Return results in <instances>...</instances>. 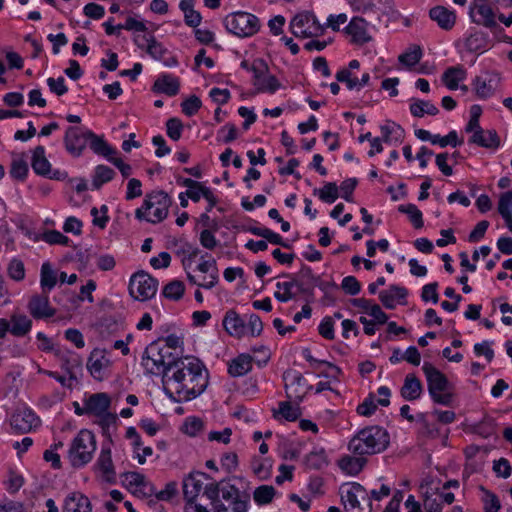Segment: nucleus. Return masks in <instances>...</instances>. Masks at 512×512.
Segmentation results:
<instances>
[{
    "mask_svg": "<svg viewBox=\"0 0 512 512\" xmlns=\"http://www.w3.org/2000/svg\"><path fill=\"white\" fill-rule=\"evenodd\" d=\"M209 374L196 357L178 358L163 375L165 393L175 402H186L201 395L208 386Z\"/></svg>",
    "mask_w": 512,
    "mask_h": 512,
    "instance_id": "nucleus-1",
    "label": "nucleus"
},
{
    "mask_svg": "<svg viewBox=\"0 0 512 512\" xmlns=\"http://www.w3.org/2000/svg\"><path fill=\"white\" fill-rule=\"evenodd\" d=\"M389 434L380 426H369L360 430L349 442V450L358 456L383 452L389 445Z\"/></svg>",
    "mask_w": 512,
    "mask_h": 512,
    "instance_id": "nucleus-2",
    "label": "nucleus"
},
{
    "mask_svg": "<svg viewBox=\"0 0 512 512\" xmlns=\"http://www.w3.org/2000/svg\"><path fill=\"white\" fill-rule=\"evenodd\" d=\"M218 497L214 508L216 512H246L250 494L240 491L237 483L220 482Z\"/></svg>",
    "mask_w": 512,
    "mask_h": 512,
    "instance_id": "nucleus-3",
    "label": "nucleus"
},
{
    "mask_svg": "<svg viewBox=\"0 0 512 512\" xmlns=\"http://www.w3.org/2000/svg\"><path fill=\"white\" fill-rule=\"evenodd\" d=\"M170 205L171 199L166 192L153 191L146 195L142 207L135 211V216L139 220L159 223L167 217Z\"/></svg>",
    "mask_w": 512,
    "mask_h": 512,
    "instance_id": "nucleus-4",
    "label": "nucleus"
},
{
    "mask_svg": "<svg viewBox=\"0 0 512 512\" xmlns=\"http://www.w3.org/2000/svg\"><path fill=\"white\" fill-rule=\"evenodd\" d=\"M422 371L432 400L437 404L449 406L452 403L453 394L450 392L451 385L447 377L430 362H424Z\"/></svg>",
    "mask_w": 512,
    "mask_h": 512,
    "instance_id": "nucleus-5",
    "label": "nucleus"
},
{
    "mask_svg": "<svg viewBox=\"0 0 512 512\" xmlns=\"http://www.w3.org/2000/svg\"><path fill=\"white\" fill-rule=\"evenodd\" d=\"M95 450V435L90 430L82 429L71 442L68 459L74 468H81L92 460Z\"/></svg>",
    "mask_w": 512,
    "mask_h": 512,
    "instance_id": "nucleus-6",
    "label": "nucleus"
},
{
    "mask_svg": "<svg viewBox=\"0 0 512 512\" xmlns=\"http://www.w3.org/2000/svg\"><path fill=\"white\" fill-rule=\"evenodd\" d=\"M177 359L178 357L169 351V347H161L158 341H154L146 347L142 357V365L148 373L158 374L163 372L164 375Z\"/></svg>",
    "mask_w": 512,
    "mask_h": 512,
    "instance_id": "nucleus-7",
    "label": "nucleus"
},
{
    "mask_svg": "<svg viewBox=\"0 0 512 512\" xmlns=\"http://www.w3.org/2000/svg\"><path fill=\"white\" fill-rule=\"evenodd\" d=\"M256 318L254 314H240L234 309L226 311L222 326L230 336L241 339L247 335H254Z\"/></svg>",
    "mask_w": 512,
    "mask_h": 512,
    "instance_id": "nucleus-8",
    "label": "nucleus"
},
{
    "mask_svg": "<svg viewBox=\"0 0 512 512\" xmlns=\"http://www.w3.org/2000/svg\"><path fill=\"white\" fill-rule=\"evenodd\" d=\"M290 32L298 38H314L324 34L325 26L308 11L297 13L289 23Z\"/></svg>",
    "mask_w": 512,
    "mask_h": 512,
    "instance_id": "nucleus-9",
    "label": "nucleus"
},
{
    "mask_svg": "<svg viewBox=\"0 0 512 512\" xmlns=\"http://www.w3.org/2000/svg\"><path fill=\"white\" fill-rule=\"evenodd\" d=\"M341 500L349 512H372L374 509L366 488L359 483H352L342 490Z\"/></svg>",
    "mask_w": 512,
    "mask_h": 512,
    "instance_id": "nucleus-10",
    "label": "nucleus"
},
{
    "mask_svg": "<svg viewBox=\"0 0 512 512\" xmlns=\"http://www.w3.org/2000/svg\"><path fill=\"white\" fill-rule=\"evenodd\" d=\"M158 280L150 274L139 271L133 274L129 282V293L138 301H147L156 295Z\"/></svg>",
    "mask_w": 512,
    "mask_h": 512,
    "instance_id": "nucleus-11",
    "label": "nucleus"
},
{
    "mask_svg": "<svg viewBox=\"0 0 512 512\" xmlns=\"http://www.w3.org/2000/svg\"><path fill=\"white\" fill-rule=\"evenodd\" d=\"M224 24L230 33L238 37L252 36L256 32V17L250 13L237 12L228 15Z\"/></svg>",
    "mask_w": 512,
    "mask_h": 512,
    "instance_id": "nucleus-12",
    "label": "nucleus"
},
{
    "mask_svg": "<svg viewBox=\"0 0 512 512\" xmlns=\"http://www.w3.org/2000/svg\"><path fill=\"white\" fill-rule=\"evenodd\" d=\"M283 380L285 381V390L288 399L299 403L303 400L305 395L313 386L308 385L303 375L293 369H288L283 373Z\"/></svg>",
    "mask_w": 512,
    "mask_h": 512,
    "instance_id": "nucleus-13",
    "label": "nucleus"
},
{
    "mask_svg": "<svg viewBox=\"0 0 512 512\" xmlns=\"http://www.w3.org/2000/svg\"><path fill=\"white\" fill-rule=\"evenodd\" d=\"M469 16L473 23L485 28L493 29L497 26L498 15L486 0H474L469 7Z\"/></svg>",
    "mask_w": 512,
    "mask_h": 512,
    "instance_id": "nucleus-14",
    "label": "nucleus"
},
{
    "mask_svg": "<svg viewBox=\"0 0 512 512\" xmlns=\"http://www.w3.org/2000/svg\"><path fill=\"white\" fill-rule=\"evenodd\" d=\"M501 82V77L496 72H483L476 76L472 82V89L479 99L485 100L493 96Z\"/></svg>",
    "mask_w": 512,
    "mask_h": 512,
    "instance_id": "nucleus-15",
    "label": "nucleus"
},
{
    "mask_svg": "<svg viewBox=\"0 0 512 512\" xmlns=\"http://www.w3.org/2000/svg\"><path fill=\"white\" fill-rule=\"evenodd\" d=\"M27 309L36 320L51 318L56 314V309L50 305L48 293L44 292L31 296Z\"/></svg>",
    "mask_w": 512,
    "mask_h": 512,
    "instance_id": "nucleus-16",
    "label": "nucleus"
},
{
    "mask_svg": "<svg viewBox=\"0 0 512 512\" xmlns=\"http://www.w3.org/2000/svg\"><path fill=\"white\" fill-rule=\"evenodd\" d=\"M344 32L355 45H364L372 40L368 32V22L361 17H353L344 28Z\"/></svg>",
    "mask_w": 512,
    "mask_h": 512,
    "instance_id": "nucleus-17",
    "label": "nucleus"
},
{
    "mask_svg": "<svg viewBox=\"0 0 512 512\" xmlns=\"http://www.w3.org/2000/svg\"><path fill=\"white\" fill-rule=\"evenodd\" d=\"M86 131H82L80 127L70 126L67 128L64 136V144L66 150L73 156L78 157L82 154L86 147Z\"/></svg>",
    "mask_w": 512,
    "mask_h": 512,
    "instance_id": "nucleus-18",
    "label": "nucleus"
},
{
    "mask_svg": "<svg viewBox=\"0 0 512 512\" xmlns=\"http://www.w3.org/2000/svg\"><path fill=\"white\" fill-rule=\"evenodd\" d=\"M429 18L444 31H451L457 22V14L454 9L442 5H436L429 10Z\"/></svg>",
    "mask_w": 512,
    "mask_h": 512,
    "instance_id": "nucleus-19",
    "label": "nucleus"
},
{
    "mask_svg": "<svg viewBox=\"0 0 512 512\" xmlns=\"http://www.w3.org/2000/svg\"><path fill=\"white\" fill-rule=\"evenodd\" d=\"M40 424V419L28 408L18 409L11 418L12 428L19 433H28Z\"/></svg>",
    "mask_w": 512,
    "mask_h": 512,
    "instance_id": "nucleus-20",
    "label": "nucleus"
},
{
    "mask_svg": "<svg viewBox=\"0 0 512 512\" xmlns=\"http://www.w3.org/2000/svg\"><path fill=\"white\" fill-rule=\"evenodd\" d=\"M122 481L136 493L143 496H152L155 492L154 485L146 477L138 472H126L121 475Z\"/></svg>",
    "mask_w": 512,
    "mask_h": 512,
    "instance_id": "nucleus-21",
    "label": "nucleus"
},
{
    "mask_svg": "<svg viewBox=\"0 0 512 512\" xmlns=\"http://www.w3.org/2000/svg\"><path fill=\"white\" fill-rule=\"evenodd\" d=\"M110 361L105 352L100 349H94L88 358L87 369L91 376L96 380H103L104 370L109 366Z\"/></svg>",
    "mask_w": 512,
    "mask_h": 512,
    "instance_id": "nucleus-22",
    "label": "nucleus"
},
{
    "mask_svg": "<svg viewBox=\"0 0 512 512\" xmlns=\"http://www.w3.org/2000/svg\"><path fill=\"white\" fill-rule=\"evenodd\" d=\"M95 468L101 473V477L104 481L109 483L115 482L116 472L112 461L110 447H102L100 455L96 461Z\"/></svg>",
    "mask_w": 512,
    "mask_h": 512,
    "instance_id": "nucleus-23",
    "label": "nucleus"
},
{
    "mask_svg": "<svg viewBox=\"0 0 512 512\" xmlns=\"http://www.w3.org/2000/svg\"><path fill=\"white\" fill-rule=\"evenodd\" d=\"M206 474L202 472L191 473L183 481V493L186 502H189L199 494H202L205 486Z\"/></svg>",
    "mask_w": 512,
    "mask_h": 512,
    "instance_id": "nucleus-24",
    "label": "nucleus"
},
{
    "mask_svg": "<svg viewBox=\"0 0 512 512\" xmlns=\"http://www.w3.org/2000/svg\"><path fill=\"white\" fill-rule=\"evenodd\" d=\"M180 81L171 74H162L154 82L152 90L155 93H163L167 96H175L178 94Z\"/></svg>",
    "mask_w": 512,
    "mask_h": 512,
    "instance_id": "nucleus-25",
    "label": "nucleus"
},
{
    "mask_svg": "<svg viewBox=\"0 0 512 512\" xmlns=\"http://www.w3.org/2000/svg\"><path fill=\"white\" fill-rule=\"evenodd\" d=\"M423 392V385L415 374H407L403 386L400 389V394L406 401H415L419 399Z\"/></svg>",
    "mask_w": 512,
    "mask_h": 512,
    "instance_id": "nucleus-26",
    "label": "nucleus"
},
{
    "mask_svg": "<svg viewBox=\"0 0 512 512\" xmlns=\"http://www.w3.org/2000/svg\"><path fill=\"white\" fill-rule=\"evenodd\" d=\"M408 291L405 287L391 285L389 289L379 293V299L383 306L387 309H394L397 303L407 297Z\"/></svg>",
    "mask_w": 512,
    "mask_h": 512,
    "instance_id": "nucleus-27",
    "label": "nucleus"
},
{
    "mask_svg": "<svg viewBox=\"0 0 512 512\" xmlns=\"http://www.w3.org/2000/svg\"><path fill=\"white\" fill-rule=\"evenodd\" d=\"M254 358L247 353H242L232 359L228 364V373L232 377H241L252 370Z\"/></svg>",
    "mask_w": 512,
    "mask_h": 512,
    "instance_id": "nucleus-28",
    "label": "nucleus"
},
{
    "mask_svg": "<svg viewBox=\"0 0 512 512\" xmlns=\"http://www.w3.org/2000/svg\"><path fill=\"white\" fill-rule=\"evenodd\" d=\"M110 405L111 399L106 393H94L86 399V410L96 417L109 411Z\"/></svg>",
    "mask_w": 512,
    "mask_h": 512,
    "instance_id": "nucleus-29",
    "label": "nucleus"
},
{
    "mask_svg": "<svg viewBox=\"0 0 512 512\" xmlns=\"http://www.w3.org/2000/svg\"><path fill=\"white\" fill-rule=\"evenodd\" d=\"M469 142L488 149H497L500 146V138L497 132L493 129L476 130L471 136Z\"/></svg>",
    "mask_w": 512,
    "mask_h": 512,
    "instance_id": "nucleus-30",
    "label": "nucleus"
},
{
    "mask_svg": "<svg viewBox=\"0 0 512 512\" xmlns=\"http://www.w3.org/2000/svg\"><path fill=\"white\" fill-rule=\"evenodd\" d=\"M294 288H297L301 292H307L303 282L292 279L291 281L278 282L274 296L280 302H287L295 297L296 293L294 292Z\"/></svg>",
    "mask_w": 512,
    "mask_h": 512,
    "instance_id": "nucleus-31",
    "label": "nucleus"
},
{
    "mask_svg": "<svg viewBox=\"0 0 512 512\" xmlns=\"http://www.w3.org/2000/svg\"><path fill=\"white\" fill-rule=\"evenodd\" d=\"M267 70V65L264 61L258 60V93L267 92L273 94L280 87V82L275 76L264 75Z\"/></svg>",
    "mask_w": 512,
    "mask_h": 512,
    "instance_id": "nucleus-32",
    "label": "nucleus"
},
{
    "mask_svg": "<svg viewBox=\"0 0 512 512\" xmlns=\"http://www.w3.org/2000/svg\"><path fill=\"white\" fill-rule=\"evenodd\" d=\"M63 512H92V508L86 496L74 493L65 499Z\"/></svg>",
    "mask_w": 512,
    "mask_h": 512,
    "instance_id": "nucleus-33",
    "label": "nucleus"
},
{
    "mask_svg": "<svg viewBox=\"0 0 512 512\" xmlns=\"http://www.w3.org/2000/svg\"><path fill=\"white\" fill-rule=\"evenodd\" d=\"M380 130L385 143H401L405 135L404 129L393 121H387L386 124L381 125Z\"/></svg>",
    "mask_w": 512,
    "mask_h": 512,
    "instance_id": "nucleus-34",
    "label": "nucleus"
},
{
    "mask_svg": "<svg viewBox=\"0 0 512 512\" xmlns=\"http://www.w3.org/2000/svg\"><path fill=\"white\" fill-rule=\"evenodd\" d=\"M466 70L460 66H453L446 69L442 75V81L445 86L450 90H456L459 87V83L466 78Z\"/></svg>",
    "mask_w": 512,
    "mask_h": 512,
    "instance_id": "nucleus-35",
    "label": "nucleus"
},
{
    "mask_svg": "<svg viewBox=\"0 0 512 512\" xmlns=\"http://www.w3.org/2000/svg\"><path fill=\"white\" fill-rule=\"evenodd\" d=\"M218 490L219 489L216 483L206 484L203 493L199 494L189 502H186V504L193 505V503H200L201 506L214 509L218 497Z\"/></svg>",
    "mask_w": 512,
    "mask_h": 512,
    "instance_id": "nucleus-36",
    "label": "nucleus"
},
{
    "mask_svg": "<svg viewBox=\"0 0 512 512\" xmlns=\"http://www.w3.org/2000/svg\"><path fill=\"white\" fill-rule=\"evenodd\" d=\"M10 324V333L16 337H24L32 328V320L24 314L12 315Z\"/></svg>",
    "mask_w": 512,
    "mask_h": 512,
    "instance_id": "nucleus-37",
    "label": "nucleus"
},
{
    "mask_svg": "<svg viewBox=\"0 0 512 512\" xmlns=\"http://www.w3.org/2000/svg\"><path fill=\"white\" fill-rule=\"evenodd\" d=\"M31 166L34 172L38 175L45 177L49 174L51 164L45 156V148L43 146H37L34 149Z\"/></svg>",
    "mask_w": 512,
    "mask_h": 512,
    "instance_id": "nucleus-38",
    "label": "nucleus"
},
{
    "mask_svg": "<svg viewBox=\"0 0 512 512\" xmlns=\"http://www.w3.org/2000/svg\"><path fill=\"white\" fill-rule=\"evenodd\" d=\"M86 137H88L90 148L94 153L106 158L116 154V151L102 137L97 136L92 131L86 130Z\"/></svg>",
    "mask_w": 512,
    "mask_h": 512,
    "instance_id": "nucleus-39",
    "label": "nucleus"
},
{
    "mask_svg": "<svg viewBox=\"0 0 512 512\" xmlns=\"http://www.w3.org/2000/svg\"><path fill=\"white\" fill-rule=\"evenodd\" d=\"M366 459L363 456H344L339 460L341 470L350 475H357L364 467Z\"/></svg>",
    "mask_w": 512,
    "mask_h": 512,
    "instance_id": "nucleus-40",
    "label": "nucleus"
},
{
    "mask_svg": "<svg viewBox=\"0 0 512 512\" xmlns=\"http://www.w3.org/2000/svg\"><path fill=\"white\" fill-rule=\"evenodd\" d=\"M181 184L183 186L187 187L185 194L193 202H198L202 197L204 198V194L206 193V191H211L208 187H205L202 183L192 180L190 178L182 179Z\"/></svg>",
    "mask_w": 512,
    "mask_h": 512,
    "instance_id": "nucleus-41",
    "label": "nucleus"
},
{
    "mask_svg": "<svg viewBox=\"0 0 512 512\" xmlns=\"http://www.w3.org/2000/svg\"><path fill=\"white\" fill-rule=\"evenodd\" d=\"M57 283L56 272L52 269L49 262H45L41 266L40 286L42 292L49 293Z\"/></svg>",
    "mask_w": 512,
    "mask_h": 512,
    "instance_id": "nucleus-42",
    "label": "nucleus"
},
{
    "mask_svg": "<svg viewBox=\"0 0 512 512\" xmlns=\"http://www.w3.org/2000/svg\"><path fill=\"white\" fill-rule=\"evenodd\" d=\"M410 112L414 117H423L426 114L434 116L439 113V109L430 101L417 99L410 104Z\"/></svg>",
    "mask_w": 512,
    "mask_h": 512,
    "instance_id": "nucleus-43",
    "label": "nucleus"
},
{
    "mask_svg": "<svg viewBox=\"0 0 512 512\" xmlns=\"http://www.w3.org/2000/svg\"><path fill=\"white\" fill-rule=\"evenodd\" d=\"M97 417V423L102 429V434L111 441L112 433L115 431L118 421L117 415L107 411L105 414H101Z\"/></svg>",
    "mask_w": 512,
    "mask_h": 512,
    "instance_id": "nucleus-44",
    "label": "nucleus"
},
{
    "mask_svg": "<svg viewBox=\"0 0 512 512\" xmlns=\"http://www.w3.org/2000/svg\"><path fill=\"white\" fill-rule=\"evenodd\" d=\"M115 176V171L105 165H98L94 169L92 179V186L94 189H99L104 183L111 181Z\"/></svg>",
    "mask_w": 512,
    "mask_h": 512,
    "instance_id": "nucleus-45",
    "label": "nucleus"
},
{
    "mask_svg": "<svg viewBox=\"0 0 512 512\" xmlns=\"http://www.w3.org/2000/svg\"><path fill=\"white\" fill-rule=\"evenodd\" d=\"M466 49L470 52H482L486 49L487 38L483 32L471 33L464 42Z\"/></svg>",
    "mask_w": 512,
    "mask_h": 512,
    "instance_id": "nucleus-46",
    "label": "nucleus"
},
{
    "mask_svg": "<svg viewBox=\"0 0 512 512\" xmlns=\"http://www.w3.org/2000/svg\"><path fill=\"white\" fill-rule=\"evenodd\" d=\"M480 491L482 492L481 501L484 512H499L501 503L498 496L483 486L480 487Z\"/></svg>",
    "mask_w": 512,
    "mask_h": 512,
    "instance_id": "nucleus-47",
    "label": "nucleus"
},
{
    "mask_svg": "<svg viewBox=\"0 0 512 512\" xmlns=\"http://www.w3.org/2000/svg\"><path fill=\"white\" fill-rule=\"evenodd\" d=\"M398 211L400 213L408 215L412 225L415 229H420L423 227V215L422 212L419 210V208L415 204H407V205H400L398 207Z\"/></svg>",
    "mask_w": 512,
    "mask_h": 512,
    "instance_id": "nucleus-48",
    "label": "nucleus"
},
{
    "mask_svg": "<svg viewBox=\"0 0 512 512\" xmlns=\"http://www.w3.org/2000/svg\"><path fill=\"white\" fill-rule=\"evenodd\" d=\"M339 189L334 182L326 183L323 188L315 189L314 194H317L320 200L325 203H334L336 199L339 197Z\"/></svg>",
    "mask_w": 512,
    "mask_h": 512,
    "instance_id": "nucleus-49",
    "label": "nucleus"
},
{
    "mask_svg": "<svg viewBox=\"0 0 512 512\" xmlns=\"http://www.w3.org/2000/svg\"><path fill=\"white\" fill-rule=\"evenodd\" d=\"M422 58V50L420 46L414 45L406 52L399 55L398 60L401 64L408 68L415 66Z\"/></svg>",
    "mask_w": 512,
    "mask_h": 512,
    "instance_id": "nucleus-50",
    "label": "nucleus"
},
{
    "mask_svg": "<svg viewBox=\"0 0 512 512\" xmlns=\"http://www.w3.org/2000/svg\"><path fill=\"white\" fill-rule=\"evenodd\" d=\"M184 291V283L179 280H173L164 286L162 294L167 299L177 301L182 298Z\"/></svg>",
    "mask_w": 512,
    "mask_h": 512,
    "instance_id": "nucleus-51",
    "label": "nucleus"
},
{
    "mask_svg": "<svg viewBox=\"0 0 512 512\" xmlns=\"http://www.w3.org/2000/svg\"><path fill=\"white\" fill-rule=\"evenodd\" d=\"M295 279L304 283V287L307 289V292L313 289L314 286H317L319 281V277L315 276L312 269L305 265L302 266Z\"/></svg>",
    "mask_w": 512,
    "mask_h": 512,
    "instance_id": "nucleus-52",
    "label": "nucleus"
},
{
    "mask_svg": "<svg viewBox=\"0 0 512 512\" xmlns=\"http://www.w3.org/2000/svg\"><path fill=\"white\" fill-rule=\"evenodd\" d=\"M307 465L313 469H320L326 463V453L323 448L311 451L306 457Z\"/></svg>",
    "mask_w": 512,
    "mask_h": 512,
    "instance_id": "nucleus-53",
    "label": "nucleus"
},
{
    "mask_svg": "<svg viewBox=\"0 0 512 512\" xmlns=\"http://www.w3.org/2000/svg\"><path fill=\"white\" fill-rule=\"evenodd\" d=\"M8 275L11 279L15 281H21L25 277V267L24 263L17 258H13L7 267Z\"/></svg>",
    "mask_w": 512,
    "mask_h": 512,
    "instance_id": "nucleus-54",
    "label": "nucleus"
},
{
    "mask_svg": "<svg viewBox=\"0 0 512 512\" xmlns=\"http://www.w3.org/2000/svg\"><path fill=\"white\" fill-rule=\"evenodd\" d=\"M41 239L50 245H63L69 244V238L57 230H49L41 235Z\"/></svg>",
    "mask_w": 512,
    "mask_h": 512,
    "instance_id": "nucleus-55",
    "label": "nucleus"
},
{
    "mask_svg": "<svg viewBox=\"0 0 512 512\" xmlns=\"http://www.w3.org/2000/svg\"><path fill=\"white\" fill-rule=\"evenodd\" d=\"M82 362L78 355L71 354L69 359H64L62 363V368L66 370L69 374V380H76L75 369H81Z\"/></svg>",
    "mask_w": 512,
    "mask_h": 512,
    "instance_id": "nucleus-56",
    "label": "nucleus"
},
{
    "mask_svg": "<svg viewBox=\"0 0 512 512\" xmlns=\"http://www.w3.org/2000/svg\"><path fill=\"white\" fill-rule=\"evenodd\" d=\"M377 400L375 399L373 394H369L368 397L364 399V401L358 405L357 413L361 416H371L375 413L377 409Z\"/></svg>",
    "mask_w": 512,
    "mask_h": 512,
    "instance_id": "nucleus-57",
    "label": "nucleus"
},
{
    "mask_svg": "<svg viewBox=\"0 0 512 512\" xmlns=\"http://www.w3.org/2000/svg\"><path fill=\"white\" fill-rule=\"evenodd\" d=\"M335 77L338 82L345 83L349 90H357L358 78L349 69H341Z\"/></svg>",
    "mask_w": 512,
    "mask_h": 512,
    "instance_id": "nucleus-58",
    "label": "nucleus"
},
{
    "mask_svg": "<svg viewBox=\"0 0 512 512\" xmlns=\"http://www.w3.org/2000/svg\"><path fill=\"white\" fill-rule=\"evenodd\" d=\"M279 414L288 421H295L301 415V412L298 406H293L290 402H281Z\"/></svg>",
    "mask_w": 512,
    "mask_h": 512,
    "instance_id": "nucleus-59",
    "label": "nucleus"
},
{
    "mask_svg": "<svg viewBox=\"0 0 512 512\" xmlns=\"http://www.w3.org/2000/svg\"><path fill=\"white\" fill-rule=\"evenodd\" d=\"M167 135L174 141L181 138L183 131V124L178 118H170L166 122Z\"/></svg>",
    "mask_w": 512,
    "mask_h": 512,
    "instance_id": "nucleus-60",
    "label": "nucleus"
},
{
    "mask_svg": "<svg viewBox=\"0 0 512 512\" xmlns=\"http://www.w3.org/2000/svg\"><path fill=\"white\" fill-rule=\"evenodd\" d=\"M28 173V165L23 159H13L10 175L17 180H24Z\"/></svg>",
    "mask_w": 512,
    "mask_h": 512,
    "instance_id": "nucleus-61",
    "label": "nucleus"
},
{
    "mask_svg": "<svg viewBox=\"0 0 512 512\" xmlns=\"http://www.w3.org/2000/svg\"><path fill=\"white\" fill-rule=\"evenodd\" d=\"M201 100L199 97L192 95L188 99L182 102V112L187 116L195 115L201 108Z\"/></svg>",
    "mask_w": 512,
    "mask_h": 512,
    "instance_id": "nucleus-62",
    "label": "nucleus"
},
{
    "mask_svg": "<svg viewBox=\"0 0 512 512\" xmlns=\"http://www.w3.org/2000/svg\"><path fill=\"white\" fill-rule=\"evenodd\" d=\"M493 471L497 477L506 479L511 476L512 468L506 458H500L493 462Z\"/></svg>",
    "mask_w": 512,
    "mask_h": 512,
    "instance_id": "nucleus-63",
    "label": "nucleus"
},
{
    "mask_svg": "<svg viewBox=\"0 0 512 512\" xmlns=\"http://www.w3.org/2000/svg\"><path fill=\"white\" fill-rule=\"evenodd\" d=\"M498 212L502 217L512 214V191H507L500 196Z\"/></svg>",
    "mask_w": 512,
    "mask_h": 512,
    "instance_id": "nucleus-64",
    "label": "nucleus"
}]
</instances>
